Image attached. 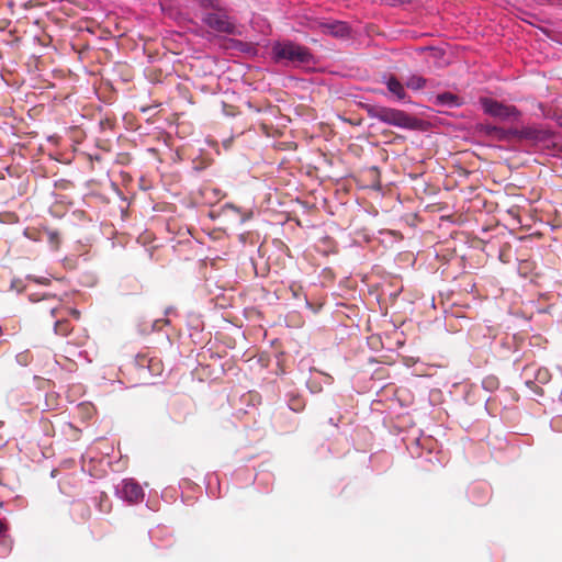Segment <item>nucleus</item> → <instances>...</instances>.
<instances>
[{
    "label": "nucleus",
    "instance_id": "obj_24",
    "mask_svg": "<svg viewBox=\"0 0 562 562\" xmlns=\"http://www.w3.org/2000/svg\"><path fill=\"white\" fill-rule=\"evenodd\" d=\"M558 150H559L560 153H562V144H561V145H558Z\"/></svg>",
    "mask_w": 562,
    "mask_h": 562
},
{
    "label": "nucleus",
    "instance_id": "obj_12",
    "mask_svg": "<svg viewBox=\"0 0 562 562\" xmlns=\"http://www.w3.org/2000/svg\"><path fill=\"white\" fill-rule=\"evenodd\" d=\"M426 85V80L420 76H412L406 81V87L412 90H419L423 89Z\"/></svg>",
    "mask_w": 562,
    "mask_h": 562
},
{
    "label": "nucleus",
    "instance_id": "obj_15",
    "mask_svg": "<svg viewBox=\"0 0 562 562\" xmlns=\"http://www.w3.org/2000/svg\"><path fill=\"white\" fill-rule=\"evenodd\" d=\"M436 99L438 104H454L457 102L456 97L451 93L438 94Z\"/></svg>",
    "mask_w": 562,
    "mask_h": 562
},
{
    "label": "nucleus",
    "instance_id": "obj_13",
    "mask_svg": "<svg viewBox=\"0 0 562 562\" xmlns=\"http://www.w3.org/2000/svg\"><path fill=\"white\" fill-rule=\"evenodd\" d=\"M533 268H535V265L532 261L522 260L519 262L518 271L520 274L526 277L532 271Z\"/></svg>",
    "mask_w": 562,
    "mask_h": 562
},
{
    "label": "nucleus",
    "instance_id": "obj_6",
    "mask_svg": "<svg viewBox=\"0 0 562 562\" xmlns=\"http://www.w3.org/2000/svg\"><path fill=\"white\" fill-rule=\"evenodd\" d=\"M64 311L61 301L55 295H44L36 306V313L43 317L46 314H49L52 317L63 316Z\"/></svg>",
    "mask_w": 562,
    "mask_h": 562
},
{
    "label": "nucleus",
    "instance_id": "obj_3",
    "mask_svg": "<svg viewBox=\"0 0 562 562\" xmlns=\"http://www.w3.org/2000/svg\"><path fill=\"white\" fill-rule=\"evenodd\" d=\"M135 364L139 371V375L144 380L160 376L164 372V363L156 356L139 353L135 358Z\"/></svg>",
    "mask_w": 562,
    "mask_h": 562
},
{
    "label": "nucleus",
    "instance_id": "obj_18",
    "mask_svg": "<svg viewBox=\"0 0 562 562\" xmlns=\"http://www.w3.org/2000/svg\"><path fill=\"white\" fill-rule=\"evenodd\" d=\"M291 409L295 412H300L302 409L301 401L300 400H292L290 403Z\"/></svg>",
    "mask_w": 562,
    "mask_h": 562
},
{
    "label": "nucleus",
    "instance_id": "obj_14",
    "mask_svg": "<svg viewBox=\"0 0 562 562\" xmlns=\"http://www.w3.org/2000/svg\"><path fill=\"white\" fill-rule=\"evenodd\" d=\"M551 374L548 369L541 368L538 369L536 373V381H538L541 384H546L550 381Z\"/></svg>",
    "mask_w": 562,
    "mask_h": 562
},
{
    "label": "nucleus",
    "instance_id": "obj_5",
    "mask_svg": "<svg viewBox=\"0 0 562 562\" xmlns=\"http://www.w3.org/2000/svg\"><path fill=\"white\" fill-rule=\"evenodd\" d=\"M482 105L487 114L501 120L517 119L519 116V111L515 106L503 104L493 99H483Z\"/></svg>",
    "mask_w": 562,
    "mask_h": 562
},
{
    "label": "nucleus",
    "instance_id": "obj_22",
    "mask_svg": "<svg viewBox=\"0 0 562 562\" xmlns=\"http://www.w3.org/2000/svg\"><path fill=\"white\" fill-rule=\"evenodd\" d=\"M100 506H101V510H103V512H109V510H110V506H108V507H106V508H104V509L102 508V506H105V503H102V502H101V503H100Z\"/></svg>",
    "mask_w": 562,
    "mask_h": 562
},
{
    "label": "nucleus",
    "instance_id": "obj_1",
    "mask_svg": "<svg viewBox=\"0 0 562 562\" xmlns=\"http://www.w3.org/2000/svg\"><path fill=\"white\" fill-rule=\"evenodd\" d=\"M366 110L371 119H376L389 125L407 130H415L418 127V120L402 110L379 105H367Z\"/></svg>",
    "mask_w": 562,
    "mask_h": 562
},
{
    "label": "nucleus",
    "instance_id": "obj_25",
    "mask_svg": "<svg viewBox=\"0 0 562 562\" xmlns=\"http://www.w3.org/2000/svg\"><path fill=\"white\" fill-rule=\"evenodd\" d=\"M103 498H106L105 493H102V494H101V501H102Z\"/></svg>",
    "mask_w": 562,
    "mask_h": 562
},
{
    "label": "nucleus",
    "instance_id": "obj_8",
    "mask_svg": "<svg viewBox=\"0 0 562 562\" xmlns=\"http://www.w3.org/2000/svg\"><path fill=\"white\" fill-rule=\"evenodd\" d=\"M319 27L324 33H328L334 36H346L349 33V27L346 23L335 21L333 23H318Z\"/></svg>",
    "mask_w": 562,
    "mask_h": 562
},
{
    "label": "nucleus",
    "instance_id": "obj_19",
    "mask_svg": "<svg viewBox=\"0 0 562 562\" xmlns=\"http://www.w3.org/2000/svg\"><path fill=\"white\" fill-rule=\"evenodd\" d=\"M65 312L70 313V314H71L76 319H79V317H80V312H79V311H77V310H66V308H65L64 313H65Z\"/></svg>",
    "mask_w": 562,
    "mask_h": 562
},
{
    "label": "nucleus",
    "instance_id": "obj_11",
    "mask_svg": "<svg viewBox=\"0 0 562 562\" xmlns=\"http://www.w3.org/2000/svg\"><path fill=\"white\" fill-rule=\"evenodd\" d=\"M59 317L60 318L55 322L54 330L57 335L67 336L72 330V327L70 323L64 318V315Z\"/></svg>",
    "mask_w": 562,
    "mask_h": 562
},
{
    "label": "nucleus",
    "instance_id": "obj_4",
    "mask_svg": "<svg viewBox=\"0 0 562 562\" xmlns=\"http://www.w3.org/2000/svg\"><path fill=\"white\" fill-rule=\"evenodd\" d=\"M203 22L212 30L218 33L234 34L235 24L229 16L221 9L214 12H207L203 16Z\"/></svg>",
    "mask_w": 562,
    "mask_h": 562
},
{
    "label": "nucleus",
    "instance_id": "obj_26",
    "mask_svg": "<svg viewBox=\"0 0 562 562\" xmlns=\"http://www.w3.org/2000/svg\"><path fill=\"white\" fill-rule=\"evenodd\" d=\"M536 392L539 393V394H542V390L541 389L536 390Z\"/></svg>",
    "mask_w": 562,
    "mask_h": 562
},
{
    "label": "nucleus",
    "instance_id": "obj_20",
    "mask_svg": "<svg viewBox=\"0 0 562 562\" xmlns=\"http://www.w3.org/2000/svg\"><path fill=\"white\" fill-rule=\"evenodd\" d=\"M458 172H459V177H461V176L468 177L469 176V171H467L465 169H462L460 167L458 169Z\"/></svg>",
    "mask_w": 562,
    "mask_h": 562
},
{
    "label": "nucleus",
    "instance_id": "obj_17",
    "mask_svg": "<svg viewBox=\"0 0 562 562\" xmlns=\"http://www.w3.org/2000/svg\"><path fill=\"white\" fill-rule=\"evenodd\" d=\"M201 5L205 8H212L214 10L218 9L217 1L216 0H201Z\"/></svg>",
    "mask_w": 562,
    "mask_h": 562
},
{
    "label": "nucleus",
    "instance_id": "obj_21",
    "mask_svg": "<svg viewBox=\"0 0 562 562\" xmlns=\"http://www.w3.org/2000/svg\"><path fill=\"white\" fill-rule=\"evenodd\" d=\"M7 530V525L3 520L0 519V533Z\"/></svg>",
    "mask_w": 562,
    "mask_h": 562
},
{
    "label": "nucleus",
    "instance_id": "obj_10",
    "mask_svg": "<svg viewBox=\"0 0 562 562\" xmlns=\"http://www.w3.org/2000/svg\"><path fill=\"white\" fill-rule=\"evenodd\" d=\"M486 132L492 138L497 140H507L515 135V132L497 126H488Z\"/></svg>",
    "mask_w": 562,
    "mask_h": 562
},
{
    "label": "nucleus",
    "instance_id": "obj_7",
    "mask_svg": "<svg viewBox=\"0 0 562 562\" xmlns=\"http://www.w3.org/2000/svg\"><path fill=\"white\" fill-rule=\"evenodd\" d=\"M121 496L131 504H137L144 499L143 487L133 479H127L122 482L119 490Z\"/></svg>",
    "mask_w": 562,
    "mask_h": 562
},
{
    "label": "nucleus",
    "instance_id": "obj_2",
    "mask_svg": "<svg viewBox=\"0 0 562 562\" xmlns=\"http://www.w3.org/2000/svg\"><path fill=\"white\" fill-rule=\"evenodd\" d=\"M272 55L278 63L283 61L293 65L307 64L313 58L307 47L289 41L273 44Z\"/></svg>",
    "mask_w": 562,
    "mask_h": 562
},
{
    "label": "nucleus",
    "instance_id": "obj_23",
    "mask_svg": "<svg viewBox=\"0 0 562 562\" xmlns=\"http://www.w3.org/2000/svg\"><path fill=\"white\" fill-rule=\"evenodd\" d=\"M527 385L531 387L532 385H535V382L533 381H528Z\"/></svg>",
    "mask_w": 562,
    "mask_h": 562
},
{
    "label": "nucleus",
    "instance_id": "obj_16",
    "mask_svg": "<svg viewBox=\"0 0 562 562\" xmlns=\"http://www.w3.org/2000/svg\"><path fill=\"white\" fill-rule=\"evenodd\" d=\"M47 238H48L49 244L54 248H58L59 241H60V237H59V233L58 232H56V231L48 232L47 233Z\"/></svg>",
    "mask_w": 562,
    "mask_h": 562
},
{
    "label": "nucleus",
    "instance_id": "obj_9",
    "mask_svg": "<svg viewBox=\"0 0 562 562\" xmlns=\"http://www.w3.org/2000/svg\"><path fill=\"white\" fill-rule=\"evenodd\" d=\"M385 83L389 91L393 93L398 100H404L406 98L404 86L394 76H391Z\"/></svg>",
    "mask_w": 562,
    "mask_h": 562
}]
</instances>
